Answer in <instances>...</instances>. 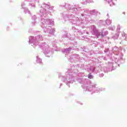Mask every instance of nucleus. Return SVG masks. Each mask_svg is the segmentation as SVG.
I'll list each match as a JSON object with an SVG mask.
<instances>
[{"label":"nucleus","mask_w":127,"mask_h":127,"mask_svg":"<svg viewBox=\"0 0 127 127\" xmlns=\"http://www.w3.org/2000/svg\"><path fill=\"white\" fill-rule=\"evenodd\" d=\"M88 78L89 79H93V75H92V73H89L88 74Z\"/></svg>","instance_id":"f257e3e1"}]
</instances>
